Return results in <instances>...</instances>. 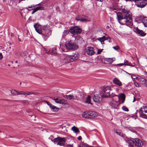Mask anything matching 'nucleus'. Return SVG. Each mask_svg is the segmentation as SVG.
<instances>
[{"mask_svg":"<svg viewBox=\"0 0 147 147\" xmlns=\"http://www.w3.org/2000/svg\"><path fill=\"white\" fill-rule=\"evenodd\" d=\"M122 13H117V17L119 22L121 25L128 26L132 21L131 14L130 11L124 8L122 10Z\"/></svg>","mask_w":147,"mask_h":147,"instance_id":"obj_1","label":"nucleus"},{"mask_svg":"<svg viewBox=\"0 0 147 147\" xmlns=\"http://www.w3.org/2000/svg\"><path fill=\"white\" fill-rule=\"evenodd\" d=\"M65 47L66 49H62L63 51L64 52H67V50H76L78 48V46L71 40H68L66 42Z\"/></svg>","mask_w":147,"mask_h":147,"instance_id":"obj_2","label":"nucleus"},{"mask_svg":"<svg viewBox=\"0 0 147 147\" xmlns=\"http://www.w3.org/2000/svg\"><path fill=\"white\" fill-rule=\"evenodd\" d=\"M78 58V53H75L73 55H66L61 59L63 63H66L73 61Z\"/></svg>","mask_w":147,"mask_h":147,"instance_id":"obj_3","label":"nucleus"},{"mask_svg":"<svg viewBox=\"0 0 147 147\" xmlns=\"http://www.w3.org/2000/svg\"><path fill=\"white\" fill-rule=\"evenodd\" d=\"M43 30L45 32V33L43 31L42 37L45 41H46L47 38L49 37L51 34V31L50 29V26L48 25L44 26L42 27Z\"/></svg>","mask_w":147,"mask_h":147,"instance_id":"obj_4","label":"nucleus"},{"mask_svg":"<svg viewBox=\"0 0 147 147\" xmlns=\"http://www.w3.org/2000/svg\"><path fill=\"white\" fill-rule=\"evenodd\" d=\"M128 143L129 145L133 147L134 146L138 147H141L142 146L143 144V142L138 138L129 140Z\"/></svg>","mask_w":147,"mask_h":147,"instance_id":"obj_5","label":"nucleus"},{"mask_svg":"<svg viewBox=\"0 0 147 147\" xmlns=\"http://www.w3.org/2000/svg\"><path fill=\"white\" fill-rule=\"evenodd\" d=\"M140 116L142 117L147 119V106H143L139 110Z\"/></svg>","mask_w":147,"mask_h":147,"instance_id":"obj_6","label":"nucleus"},{"mask_svg":"<svg viewBox=\"0 0 147 147\" xmlns=\"http://www.w3.org/2000/svg\"><path fill=\"white\" fill-rule=\"evenodd\" d=\"M52 141L60 146H64L65 142V138L61 137L55 138Z\"/></svg>","mask_w":147,"mask_h":147,"instance_id":"obj_7","label":"nucleus"},{"mask_svg":"<svg viewBox=\"0 0 147 147\" xmlns=\"http://www.w3.org/2000/svg\"><path fill=\"white\" fill-rule=\"evenodd\" d=\"M111 88L109 86H106L104 87L102 92L103 96L105 97H109L110 95L109 94L111 93Z\"/></svg>","mask_w":147,"mask_h":147,"instance_id":"obj_8","label":"nucleus"},{"mask_svg":"<svg viewBox=\"0 0 147 147\" xmlns=\"http://www.w3.org/2000/svg\"><path fill=\"white\" fill-rule=\"evenodd\" d=\"M76 20L78 21H80L81 22H84L90 21V20L89 18L87 16L82 15V16H79L76 17Z\"/></svg>","mask_w":147,"mask_h":147,"instance_id":"obj_9","label":"nucleus"},{"mask_svg":"<svg viewBox=\"0 0 147 147\" xmlns=\"http://www.w3.org/2000/svg\"><path fill=\"white\" fill-rule=\"evenodd\" d=\"M71 33L73 34H78L81 32V29L79 27L75 26L71 28L69 31Z\"/></svg>","mask_w":147,"mask_h":147,"instance_id":"obj_10","label":"nucleus"},{"mask_svg":"<svg viewBox=\"0 0 147 147\" xmlns=\"http://www.w3.org/2000/svg\"><path fill=\"white\" fill-rule=\"evenodd\" d=\"M137 6L143 8L147 5V0H140L136 3Z\"/></svg>","mask_w":147,"mask_h":147,"instance_id":"obj_11","label":"nucleus"},{"mask_svg":"<svg viewBox=\"0 0 147 147\" xmlns=\"http://www.w3.org/2000/svg\"><path fill=\"white\" fill-rule=\"evenodd\" d=\"M34 27L35 28L36 31L39 34H41L42 36L43 31H42V29L41 25L38 23H36L34 25Z\"/></svg>","mask_w":147,"mask_h":147,"instance_id":"obj_12","label":"nucleus"},{"mask_svg":"<svg viewBox=\"0 0 147 147\" xmlns=\"http://www.w3.org/2000/svg\"><path fill=\"white\" fill-rule=\"evenodd\" d=\"M93 99L95 102H100L102 100V95L100 94H96L94 96Z\"/></svg>","mask_w":147,"mask_h":147,"instance_id":"obj_13","label":"nucleus"},{"mask_svg":"<svg viewBox=\"0 0 147 147\" xmlns=\"http://www.w3.org/2000/svg\"><path fill=\"white\" fill-rule=\"evenodd\" d=\"M85 52L87 55H94L95 53L93 48L91 47H87L86 49Z\"/></svg>","mask_w":147,"mask_h":147,"instance_id":"obj_14","label":"nucleus"},{"mask_svg":"<svg viewBox=\"0 0 147 147\" xmlns=\"http://www.w3.org/2000/svg\"><path fill=\"white\" fill-rule=\"evenodd\" d=\"M97 40L101 42L102 45L104 44V41L105 40H107L109 42H111V39L108 36H104L102 37L98 38Z\"/></svg>","mask_w":147,"mask_h":147,"instance_id":"obj_15","label":"nucleus"},{"mask_svg":"<svg viewBox=\"0 0 147 147\" xmlns=\"http://www.w3.org/2000/svg\"><path fill=\"white\" fill-rule=\"evenodd\" d=\"M89 114L90 118H93L98 115V113L94 111H89Z\"/></svg>","mask_w":147,"mask_h":147,"instance_id":"obj_16","label":"nucleus"},{"mask_svg":"<svg viewBox=\"0 0 147 147\" xmlns=\"http://www.w3.org/2000/svg\"><path fill=\"white\" fill-rule=\"evenodd\" d=\"M34 8L37 11L39 10H43L44 9V8L40 4H38L34 6Z\"/></svg>","mask_w":147,"mask_h":147,"instance_id":"obj_17","label":"nucleus"},{"mask_svg":"<svg viewBox=\"0 0 147 147\" xmlns=\"http://www.w3.org/2000/svg\"><path fill=\"white\" fill-rule=\"evenodd\" d=\"M118 96L119 100H120L121 99L122 100L121 103H123L125 99V94L123 93H121L119 94V95H118Z\"/></svg>","mask_w":147,"mask_h":147,"instance_id":"obj_18","label":"nucleus"},{"mask_svg":"<svg viewBox=\"0 0 147 147\" xmlns=\"http://www.w3.org/2000/svg\"><path fill=\"white\" fill-rule=\"evenodd\" d=\"M113 83L114 84L117 85L119 86L122 85V84L121 81L117 78H115L113 81Z\"/></svg>","mask_w":147,"mask_h":147,"instance_id":"obj_19","label":"nucleus"},{"mask_svg":"<svg viewBox=\"0 0 147 147\" xmlns=\"http://www.w3.org/2000/svg\"><path fill=\"white\" fill-rule=\"evenodd\" d=\"M136 30L137 33L142 36H144L146 35V34L142 30H140L138 28H137Z\"/></svg>","mask_w":147,"mask_h":147,"instance_id":"obj_20","label":"nucleus"},{"mask_svg":"<svg viewBox=\"0 0 147 147\" xmlns=\"http://www.w3.org/2000/svg\"><path fill=\"white\" fill-rule=\"evenodd\" d=\"M143 24L145 27H147V17L142 18L141 20Z\"/></svg>","mask_w":147,"mask_h":147,"instance_id":"obj_21","label":"nucleus"},{"mask_svg":"<svg viewBox=\"0 0 147 147\" xmlns=\"http://www.w3.org/2000/svg\"><path fill=\"white\" fill-rule=\"evenodd\" d=\"M50 107L52 110L55 112H56L58 111L59 110L58 108H57L56 107L53 105L51 104H50Z\"/></svg>","mask_w":147,"mask_h":147,"instance_id":"obj_22","label":"nucleus"},{"mask_svg":"<svg viewBox=\"0 0 147 147\" xmlns=\"http://www.w3.org/2000/svg\"><path fill=\"white\" fill-rule=\"evenodd\" d=\"M89 111L84 112L82 114V117L85 118H90Z\"/></svg>","mask_w":147,"mask_h":147,"instance_id":"obj_23","label":"nucleus"},{"mask_svg":"<svg viewBox=\"0 0 147 147\" xmlns=\"http://www.w3.org/2000/svg\"><path fill=\"white\" fill-rule=\"evenodd\" d=\"M138 80L140 83L142 84H145V85L146 84V80L144 78L140 77L138 79Z\"/></svg>","mask_w":147,"mask_h":147,"instance_id":"obj_24","label":"nucleus"},{"mask_svg":"<svg viewBox=\"0 0 147 147\" xmlns=\"http://www.w3.org/2000/svg\"><path fill=\"white\" fill-rule=\"evenodd\" d=\"M115 59L114 57H113L111 58H107L105 59V61L109 63H111L113 62Z\"/></svg>","mask_w":147,"mask_h":147,"instance_id":"obj_25","label":"nucleus"},{"mask_svg":"<svg viewBox=\"0 0 147 147\" xmlns=\"http://www.w3.org/2000/svg\"><path fill=\"white\" fill-rule=\"evenodd\" d=\"M66 98L69 100L76 99V98H75L74 96L73 95L71 94L66 95Z\"/></svg>","mask_w":147,"mask_h":147,"instance_id":"obj_26","label":"nucleus"},{"mask_svg":"<svg viewBox=\"0 0 147 147\" xmlns=\"http://www.w3.org/2000/svg\"><path fill=\"white\" fill-rule=\"evenodd\" d=\"M67 103V101L64 99H60L59 104L66 105Z\"/></svg>","mask_w":147,"mask_h":147,"instance_id":"obj_27","label":"nucleus"},{"mask_svg":"<svg viewBox=\"0 0 147 147\" xmlns=\"http://www.w3.org/2000/svg\"><path fill=\"white\" fill-rule=\"evenodd\" d=\"M91 97L90 95H88L86 99V102L87 103L92 104L90 102Z\"/></svg>","mask_w":147,"mask_h":147,"instance_id":"obj_28","label":"nucleus"},{"mask_svg":"<svg viewBox=\"0 0 147 147\" xmlns=\"http://www.w3.org/2000/svg\"><path fill=\"white\" fill-rule=\"evenodd\" d=\"M117 102L115 100L112 101V106L113 107H116L118 106Z\"/></svg>","mask_w":147,"mask_h":147,"instance_id":"obj_29","label":"nucleus"},{"mask_svg":"<svg viewBox=\"0 0 147 147\" xmlns=\"http://www.w3.org/2000/svg\"><path fill=\"white\" fill-rule=\"evenodd\" d=\"M114 132L116 133L117 134L121 136H123V134L121 132L119 131V130H115Z\"/></svg>","mask_w":147,"mask_h":147,"instance_id":"obj_30","label":"nucleus"},{"mask_svg":"<svg viewBox=\"0 0 147 147\" xmlns=\"http://www.w3.org/2000/svg\"><path fill=\"white\" fill-rule=\"evenodd\" d=\"M71 129L73 131L76 133L79 131L78 128L75 126L72 127L71 128Z\"/></svg>","mask_w":147,"mask_h":147,"instance_id":"obj_31","label":"nucleus"},{"mask_svg":"<svg viewBox=\"0 0 147 147\" xmlns=\"http://www.w3.org/2000/svg\"><path fill=\"white\" fill-rule=\"evenodd\" d=\"M56 49L55 47H54V48H53V49L51 50V54L52 55H56Z\"/></svg>","mask_w":147,"mask_h":147,"instance_id":"obj_32","label":"nucleus"},{"mask_svg":"<svg viewBox=\"0 0 147 147\" xmlns=\"http://www.w3.org/2000/svg\"><path fill=\"white\" fill-rule=\"evenodd\" d=\"M26 95L25 96H26V95H32V94H34V95H36L37 94L35 92H26Z\"/></svg>","mask_w":147,"mask_h":147,"instance_id":"obj_33","label":"nucleus"},{"mask_svg":"<svg viewBox=\"0 0 147 147\" xmlns=\"http://www.w3.org/2000/svg\"><path fill=\"white\" fill-rule=\"evenodd\" d=\"M16 92L17 93V95L23 94L25 95H26V92H24L23 91H17Z\"/></svg>","mask_w":147,"mask_h":147,"instance_id":"obj_34","label":"nucleus"},{"mask_svg":"<svg viewBox=\"0 0 147 147\" xmlns=\"http://www.w3.org/2000/svg\"><path fill=\"white\" fill-rule=\"evenodd\" d=\"M52 99L54 100L55 102L57 103H59V102L60 101V99L58 98H55V97L54 98H52Z\"/></svg>","mask_w":147,"mask_h":147,"instance_id":"obj_35","label":"nucleus"},{"mask_svg":"<svg viewBox=\"0 0 147 147\" xmlns=\"http://www.w3.org/2000/svg\"><path fill=\"white\" fill-rule=\"evenodd\" d=\"M111 93L109 94L110 95H109V97H114L115 96H118V95L115 94L114 93H113L111 92Z\"/></svg>","mask_w":147,"mask_h":147,"instance_id":"obj_36","label":"nucleus"},{"mask_svg":"<svg viewBox=\"0 0 147 147\" xmlns=\"http://www.w3.org/2000/svg\"><path fill=\"white\" fill-rule=\"evenodd\" d=\"M69 31L68 30H65L63 32V36H65L68 34Z\"/></svg>","mask_w":147,"mask_h":147,"instance_id":"obj_37","label":"nucleus"},{"mask_svg":"<svg viewBox=\"0 0 147 147\" xmlns=\"http://www.w3.org/2000/svg\"><path fill=\"white\" fill-rule=\"evenodd\" d=\"M127 73L128 74H129L131 75V78L133 79H136L137 78V76H136L135 75H131V74H129Z\"/></svg>","mask_w":147,"mask_h":147,"instance_id":"obj_38","label":"nucleus"},{"mask_svg":"<svg viewBox=\"0 0 147 147\" xmlns=\"http://www.w3.org/2000/svg\"><path fill=\"white\" fill-rule=\"evenodd\" d=\"M34 6L31 7H28L26 8V9L28 10H33L34 8Z\"/></svg>","mask_w":147,"mask_h":147,"instance_id":"obj_39","label":"nucleus"},{"mask_svg":"<svg viewBox=\"0 0 147 147\" xmlns=\"http://www.w3.org/2000/svg\"><path fill=\"white\" fill-rule=\"evenodd\" d=\"M122 109H123V111H129V110L127 109V108L126 107L124 106H123L122 107Z\"/></svg>","mask_w":147,"mask_h":147,"instance_id":"obj_40","label":"nucleus"},{"mask_svg":"<svg viewBox=\"0 0 147 147\" xmlns=\"http://www.w3.org/2000/svg\"><path fill=\"white\" fill-rule=\"evenodd\" d=\"M126 65H127L129 66H130L131 67H134L135 65V63H133V64H131H131H130V63H129L128 64H127Z\"/></svg>","mask_w":147,"mask_h":147,"instance_id":"obj_41","label":"nucleus"},{"mask_svg":"<svg viewBox=\"0 0 147 147\" xmlns=\"http://www.w3.org/2000/svg\"><path fill=\"white\" fill-rule=\"evenodd\" d=\"M17 91L16 90H11V93L13 94H17L16 93V91Z\"/></svg>","mask_w":147,"mask_h":147,"instance_id":"obj_42","label":"nucleus"},{"mask_svg":"<svg viewBox=\"0 0 147 147\" xmlns=\"http://www.w3.org/2000/svg\"><path fill=\"white\" fill-rule=\"evenodd\" d=\"M113 48L116 50H117L118 49H119V47L118 46H116V47H113Z\"/></svg>","mask_w":147,"mask_h":147,"instance_id":"obj_43","label":"nucleus"},{"mask_svg":"<svg viewBox=\"0 0 147 147\" xmlns=\"http://www.w3.org/2000/svg\"><path fill=\"white\" fill-rule=\"evenodd\" d=\"M134 85L137 87H139L140 86L139 84L136 82L135 81L134 82Z\"/></svg>","mask_w":147,"mask_h":147,"instance_id":"obj_44","label":"nucleus"},{"mask_svg":"<svg viewBox=\"0 0 147 147\" xmlns=\"http://www.w3.org/2000/svg\"><path fill=\"white\" fill-rule=\"evenodd\" d=\"M124 63V65H126L127 64H129V63L131 64V63H129V62L127 60H125Z\"/></svg>","mask_w":147,"mask_h":147,"instance_id":"obj_45","label":"nucleus"},{"mask_svg":"<svg viewBox=\"0 0 147 147\" xmlns=\"http://www.w3.org/2000/svg\"><path fill=\"white\" fill-rule=\"evenodd\" d=\"M102 51V50L99 49H98L97 52V54H100Z\"/></svg>","mask_w":147,"mask_h":147,"instance_id":"obj_46","label":"nucleus"},{"mask_svg":"<svg viewBox=\"0 0 147 147\" xmlns=\"http://www.w3.org/2000/svg\"><path fill=\"white\" fill-rule=\"evenodd\" d=\"M129 130H130V131H131L133 132H134L135 131L134 130V129H133V128H132L129 127Z\"/></svg>","mask_w":147,"mask_h":147,"instance_id":"obj_47","label":"nucleus"},{"mask_svg":"<svg viewBox=\"0 0 147 147\" xmlns=\"http://www.w3.org/2000/svg\"><path fill=\"white\" fill-rule=\"evenodd\" d=\"M3 58V56L2 54L0 53V59H1Z\"/></svg>","mask_w":147,"mask_h":147,"instance_id":"obj_48","label":"nucleus"},{"mask_svg":"<svg viewBox=\"0 0 147 147\" xmlns=\"http://www.w3.org/2000/svg\"><path fill=\"white\" fill-rule=\"evenodd\" d=\"M78 38L79 39V40L80 41H82V38L80 37H78L76 38V39L78 40Z\"/></svg>","mask_w":147,"mask_h":147,"instance_id":"obj_49","label":"nucleus"},{"mask_svg":"<svg viewBox=\"0 0 147 147\" xmlns=\"http://www.w3.org/2000/svg\"><path fill=\"white\" fill-rule=\"evenodd\" d=\"M117 65H119V66H121L122 65H124V63H122L118 64H117Z\"/></svg>","mask_w":147,"mask_h":147,"instance_id":"obj_50","label":"nucleus"},{"mask_svg":"<svg viewBox=\"0 0 147 147\" xmlns=\"http://www.w3.org/2000/svg\"><path fill=\"white\" fill-rule=\"evenodd\" d=\"M33 11L32 12V14H34V13H35V12H36V10H35L34 8L33 9Z\"/></svg>","mask_w":147,"mask_h":147,"instance_id":"obj_51","label":"nucleus"},{"mask_svg":"<svg viewBox=\"0 0 147 147\" xmlns=\"http://www.w3.org/2000/svg\"><path fill=\"white\" fill-rule=\"evenodd\" d=\"M67 147H68L69 146L70 147H73V145H71V144H68L67 145Z\"/></svg>","mask_w":147,"mask_h":147,"instance_id":"obj_52","label":"nucleus"},{"mask_svg":"<svg viewBox=\"0 0 147 147\" xmlns=\"http://www.w3.org/2000/svg\"><path fill=\"white\" fill-rule=\"evenodd\" d=\"M78 139L79 140H80L82 139V137L81 136H79L78 138Z\"/></svg>","mask_w":147,"mask_h":147,"instance_id":"obj_53","label":"nucleus"},{"mask_svg":"<svg viewBox=\"0 0 147 147\" xmlns=\"http://www.w3.org/2000/svg\"><path fill=\"white\" fill-rule=\"evenodd\" d=\"M47 103L48 105H49L50 106V104H51L49 102L47 101Z\"/></svg>","mask_w":147,"mask_h":147,"instance_id":"obj_54","label":"nucleus"},{"mask_svg":"<svg viewBox=\"0 0 147 147\" xmlns=\"http://www.w3.org/2000/svg\"><path fill=\"white\" fill-rule=\"evenodd\" d=\"M97 1L102 2L103 1V0H96Z\"/></svg>","mask_w":147,"mask_h":147,"instance_id":"obj_55","label":"nucleus"},{"mask_svg":"<svg viewBox=\"0 0 147 147\" xmlns=\"http://www.w3.org/2000/svg\"><path fill=\"white\" fill-rule=\"evenodd\" d=\"M135 101V99L134 97V100H133V102H134Z\"/></svg>","mask_w":147,"mask_h":147,"instance_id":"obj_56","label":"nucleus"},{"mask_svg":"<svg viewBox=\"0 0 147 147\" xmlns=\"http://www.w3.org/2000/svg\"><path fill=\"white\" fill-rule=\"evenodd\" d=\"M146 86L147 87V80H146Z\"/></svg>","mask_w":147,"mask_h":147,"instance_id":"obj_57","label":"nucleus"},{"mask_svg":"<svg viewBox=\"0 0 147 147\" xmlns=\"http://www.w3.org/2000/svg\"><path fill=\"white\" fill-rule=\"evenodd\" d=\"M18 40H19V41H21V40L19 38Z\"/></svg>","mask_w":147,"mask_h":147,"instance_id":"obj_58","label":"nucleus"},{"mask_svg":"<svg viewBox=\"0 0 147 147\" xmlns=\"http://www.w3.org/2000/svg\"><path fill=\"white\" fill-rule=\"evenodd\" d=\"M77 42H79V40H77Z\"/></svg>","mask_w":147,"mask_h":147,"instance_id":"obj_59","label":"nucleus"},{"mask_svg":"<svg viewBox=\"0 0 147 147\" xmlns=\"http://www.w3.org/2000/svg\"><path fill=\"white\" fill-rule=\"evenodd\" d=\"M17 62H18L17 61H16L15 62L16 63H17Z\"/></svg>","mask_w":147,"mask_h":147,"instance_id":"obj_60","label":"nucleus"},{"mask_svg":"<svg viewBox=\"0 0 147 147\" xmlns=\"http://www.w3.org/2000/svg\"><path fill=\"white\" fill-rule=\"evenodd\" d=\"M30 116H32V115H30Z\"/></svg>","mask_w":147,"mask_h":147,"instance_id":"obj_61","label":"nucleus"},{"mask_svg":"<svg viewBox=\"0 0 147 147\" xmlns=\"http://www.w3.org/2000/svg\"><path fill=\"white\" fill-rule=\"evenodd\" d=\"M13 35L12 34H11V36H12Z\"/></svg>","mask_w":147,"mask_h":147,"instance_id":"obj_62","label":"nucleus"},{"mask_svg":"<svg viewBox=\"0 0 147 147\" xmlns=\"http://www.w3.org/2000/svg\"><path fill=\"white\" fill-rule=\"evenodd\" d=\"M34 117L35 118L36 117V116L35 115H34Z\"/></svg>","mask_w":147,"mask_h":147,"instance_id":"obj_63","label":"nucleus"},{"mask_svg":"<svg viewBox=\"0 0 147 147\" xmlns=\"http://www.w3.org/2000/svg\"><path fill=\"white\" fill-rule=\"evenodd\" d=\"M5 0H3V1H5Z\"/></svg>","mask_w":147,"mask_h":147,"instance_id":"obj_64","label":"nucleus"}]
</instances>
